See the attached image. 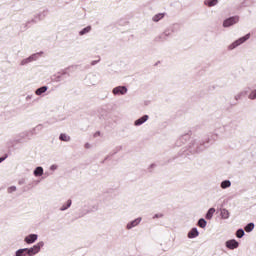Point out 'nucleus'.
<instances>
[{
    "label": "nucleus",
    "instance_id": "nucleus-40",
    "mask_svg": "<svg viewBox=\"0 0 256 256\" xmlns=\"http://www.w3.org/2000/svg\"><path fill=\"white\" fill-rule=\"evenodd\" d=\"M219 130H220V133H223V131H225V126L220 127Z\"/></svg>",
    "mask_w": 256,
    "mask_h": 256
},
{
    "label": "nucleus",
    "instance_id": "nucleus-37",
    "mask_svg": "<svg viewBox=\"0 0 256 256\" xmlns=\"http://www.w3.org/2000/svg\"><path fill=\"white\" fill-rule=\"evenodd\" d=\"M33 99V94L26 96V101H31Z\"/></svg>",
    "mask_w": 256,
    "mask_h": 256
},
{
    "label": "nucleus",
    "instance_id": "nucleus-41",
    "mask_svg": "<svg viewBox=\"0 0 256 256\" xmlns=\"http://www.w3.org/2000/svg\"><path fill=\"white\" fill-rule=\"evenodd\" d=\"M153 167H155V164L150 165V169H153Z\"/></svg>",
    "mask_w": 256,
    "mask_h": 256
},
{
    "label": "nucleus",
    "instance_id": "nucleus-4",
    "mask_svg": "<svg viewBox=\"0 0 256 256\" xmlns=\"http://www.w3.org/2000/svg\"><path fill=\"white\" fill-rule=\"evenodd\" d=\"M41 127V125L37 126L36 128H34L32 131L30 132H23L20 133L17 137H15L14 139H10L7 142V146L8 147H15V145H19V143H23V139H25V137H27V135H33V131H37V129H39Z\"/></svg>",
    "mask_w": 256,
    "mask_h": 256
},
{
    "label": "nucleus",
    "instance_id": "nucleus-6",
    "mask_svg": "<svg viewBox=\"0 0 256 256\" xmlns=\"http://www.w3.org/2000/svg\"><path fill=\"white\" fill-rule=\"evenodd\" d=\"M43 55V52H37L32 55H30L27 58H24L20 61L21 67H26V65H29L30 63H34V61H39V58Z\"/></svg>",
    "mask_w": 256,
    "mask_h": 256
},
{
    "label": "nucleus",
    "instance_id": "nucleus-7",
    "mask_svg": "<svg viewBox=\"0 0 256 256\" xmlns=\"http://www.w3.org/2000/svg\"><path fill=\"white\" fill-rule=\"evenodd\" d=\"M237 23H239V16H232V17H229V18H226L224 21H223V24L222 26L227 29L229 27H233V25H237Z\"/></svg>",
    "mask_w": 256,
    "mask_h": 256
},
{
    "label": "nucleus",
    "instance_id": "nucleus-33",
    "mask_svg": "<svg viewBox=\"0 0 256 256\" xmlns=\"http://www.w3.org/2000/svg\"><path fill=\"white\" fill-rule=\"evenodd\" d=\"M163 217H165V215H163V213H158L153 216V219H163Z\"/></svg>",
    "mask_w": 256,
    "mask_h": 256
},
{
    "label": "nucleus",
    "instance_id": "nucleus-12",
    "mask_svg": "<svg viewBox=\"0 0 256 256\" xmlns=\"http://www.w3.org/2000/svg\"><path fill=\"white\" fill-rule=\"evenodd\" d=\"M127 86H116L112 89V93L117 96V95H127Z\"/></svg>",
    "mask_w": 256,
    "mask_h": 256
},
{
    "label": "nucleus",
    "instance_id": "nucleus-1",
    "mask_svg": "<svg viewBox=\"0 0 256 256\" xmlns=\"http://www.w3.org/2000/svg\"><path fill=\"white\" fill-rule=\"evenodd\" d=\"M209 143H211V139L208 136L203 139H193L187 145V150L189 153H201V151H205L209 147Z\"/></svg>",
    "mask_w": 256,
    "mask_h": 256
},
{
    "label": "nucleus",
    "instance_id": "nucleus-2",
    "mask_svg": "<svg viewBox=\"0 0 256 256\" xmlns=\"http://www.w3.org/2000/svg\"><path fill=\"white\" fill-rule=\"evenodd\" d=\"M45 247V242L40 241L30 248H20L15 252V256H35Z\"/></svg>",
    "mask_w": 256,
    "mask_h": 256
},
{
    "label": "nucleus",
    "instance_id": "nucleus-11",
    "mask_svg": "<svg viewBox=\"0 0 256 256\" xmlns=\"http://www.w3.org/2000/svg\"><path fill=\"white\" fill-rule=\"evenodd\" d=\"M191 139V134L186 133L179 137V139L176 141V147H181L182 145H185Z\"/></svg>",
    "mask_w": 256,
    "mask_h": 256
},
{
    "label": "nucleus",
    "instance_id": "nucleus-24",
    "mask_svg": "<svg viewBox=\"0 0 256 256\" xmlns=\"http://www.w3.org/2000/svg\"><path fill=\"white\" fill-rule=\"evenodd\" d=\"M220 187L221 189H229V187H231V180H223L220 183Z\"/></svg>",
    "mask_w": 256,
    "mask_h": 256
},
{
    "label": "nucleus",
    "instance_id": "nucleus-25",
    "mask_svg": "<svg viewBox=\"0 0 256 256\" xmlns=\"http://www.w3.org/2000/svg\"><path fill=\"white\" fill-rule=\"evenodd\" d=\"M253 229H255V223H253V222L248 223L244 227V231H246V233H251V231H253Z\"/></svg>",
    "mask_w": 256,
    "mask_h": 256
},
{
    "label": "nucleus",
    "instance_id": "nucleus-19",
    "mask_svg": "<svg viewBox=\"0 0 256 256\" xmlns=\"http://www.w3.org/2000/svg\"><path fill=\"white\" fill-rule=\"evenodd\" d=\"M165 15H167V13H165V12H163V13H158V14H156V15H154V16L152 17V21H153L154 23H159V21L165 19Z\"/></svg>",
    "mask_w": 256,
    "mask_h": 256
},
{
    "label": "nucleus",
    "instance_id": "nucleus-20",
    "mask_svg": "<svg viewBox=\"0 0 256 256\" xmlns=\"http://www.w3.org/2000/svg\"><path fill=\"white\" fill-rule=\"evenodd\" d=\"M49 90V86H42L35 90V95H38V97H41L43 93H47Z\"/></svg>",
    "mask_w": 256,
    "mask_h": 256
},
{
    "label": "nucleus",
    "instance_id": "nucleus-17",
    "mask_svg": "<svg viewBox=\"0 0 256 256\" xmlns=\"http://www.w3.org/2000/svg\"><path fill=\"white\" fill-rule=\"evenodd\" d=\"M198 235H199V230L197 229V227H194L188 232L187 237L188 239H197Z\"/></svg>",
    "mask_w": 256,
    "mask_h": 256
},
{
    "label": "nucleus",
    "instance_id": "nucleus-15",
    "mask_svg": "<svg viewBox=\"0 0 256 256\" xmlns=\"http://www.w3.org/2000/svg\"><path fill=\"white\" fill-rule=\"evenodd\" d=\"M47 10H44L34 16V19L31 20V23H39V21H43L45 17H47Z\"/></svg>",
    "mask_w": 256,
    "mask_h": 256
},
{
    "label": "nucleus",
    "instance_id": "nucleus-14",
    "mask_svg": "<svg viewBox=\"0 0 256 256\" xmlns=\"http://www.w3.org/2000/svg\"><path fill=\"white\" fill-rule=\"evenodd\" d=\"M225 246L227 249H230V251H233L239 248V242L235 239L227 240Z\"/></svg>",
    "mask_w": 256,
    "mask_h": 256
},
{
    "label": "nucleus",
    "instance_id": "nucleus-8",
    "mask_svg": "<svg viewBox=\"0 0 256 256\" xmlns=\"http://www.w3.org/2000/svg\"><path fill=\"white\" fill-rule=\"evenodd\" d=\"M53 77L54 83H61V81L67 80V77H69V72H67V70H63L62 72H57Z\"/></svg>",
    "mask_w": 256,
    "mask_h": 256
},
{
    "label": "nucleus",
    "instance_id": "nucleus-29",
    "mask_svg": "<svg viewBox=\"0 0 256 256\" xmlns=\"http://www.w3.org/2000/svg\"><path fill=\"white\" fill-rule=\"evenodd\" d=\"M60 141H65L68 143V141H71V137L67 134L61 133L59 136Z\"/></svg>",
    "mask_w": 256,
    "mask_h": 256
},
{
    "label": "nucleus",
    "instance_id": "nucleus-16",
    "mask_svg": "<svg viewBox=\"0 0 256 256\" xmlns=\"http://www.w3.org/2000/svg\"><path fill=\"white\" fill-rule=\"evenodd\" d=\"M149 121V115H143L142 117L138 118L134 121L135 127H141L144 123H147Z\"/></svg>",
    "mask_w": 256,
    "mask_h": 256
},
{
    "label": "nucleus",
    "instance_id": "nucleus-23",
    "mask_svg": "<svg viewBox=\"0 0 256 256\" xmlns=\"http://www.w3.org/2000/svg\"><path fill=\"white\" fill-rule=\"evenodd\" d=\"M213 215H215V208H210L206 215H205V218L208 220V221H211V219H213Z\"/></svg>",
    "mask_w": 256,
    "mask_h": 256
},
{
    "label": "nucleus",
    "instance_id": "nucleus-18",
    "mask_svg": "<svg viewBox=\"0 0 256 256\" xmlns=\"http://www.w3.org/2000/svg\"><path fill=\"white\" fill-rule=\"evenodd\" d=\"M43 173H45V170L42 166H37L33 171L34 177H43Z\"/></svg>",
    "mask_w": 256,
    "mask_h": 256
},
{
    "label": "nucleus",
    "instance_id": "nucleus-13",
    "mask_svg": "<svg viewBox=\"0 0 256 256\" xmlns=\"http://www.w3.org/2000/svg\"><path fill=\"white\" fill-rule=\"evenodd\" d=\"M37 239H39L38 234H29L25 236L24 243H26V245H33V243H36Z\"/></svg>",
    "mask_w": 256,
    "mask_h": 256
},
{
    "label": "nucleus",
    "instance_id": "nucleus-10",
    "mask_svg": "<svg viewBox=\"0 0 256 256\" xmlns=\"http://www.w3.org/2000/svg\"><path fill=\"white\" fill-rule=\"evenodd\" d=\"M141 221H143V218L138 217L126 224L127 231H131V229H135V227H138V225L141 224Z\"/></svg>",
    "mask_w": 256,
    "mask_h": 256
},
{
    "label": "nucleus",
    "instance_id": "nucleus-28",
    "mask_svg": "<svg viewBox=\"0 0 256 256\" xmlns=\"http://www.w3.org/2000/svg\"><path fill=\"white\" fill-rule=\"evenodd\" d=\"M72 204L73 202L71 201V199L67 200L66 204L61 206L60 211H67V209H69Z\"/></svg>",
    "mask_w": 256,
    "mask_h": 256
},
{
    "label": "nucleus",
    "instance_id": "nucleus-22",
    "mask_svg": "<svg viewBox=\"0 0 256 256\" xmlns=\"http://www.w3.org/2000/svg\"><path fill=\"white\" fill-rule=\"evenodd\" d=\"M230 215L231 214L229 213V210H227L225 208L220 209V217L222 219H229Z\"/></svg>",
    "mask_w": 256,
    "mask_h": 256
},
{
    "label": "nucleus",
    "instance_id": "nucleus-31",
    "mask_svg": "<svg viewBox=\"0 0 256 256\" xmlns=\"http://www.w3.org/2000/svg\"><path fill=\"white\" fill-rule=\"evenodd\" d=\"M248 99H250V101H255V99H256V89L252 90V91L249 93Z\"/></svg>",
    "mask_w": 256,
    "mask_h": 256
},
{
    "label": "nucleus",
    "instance_id": "nucleus-34",
    "mask_svg": "<svg viewBox=\"0 0 256 256\" xmlns=\"http://www.w3.org/2000/svg\"><path fill=\"white\" fill-rule=\"evenodd\" d=\"M15 191H17L16 186H11V187L8 188V193H15Z\"/></svg>",
    "mask_w": 256,
    "mask_h": 256
},
{
    "label": "nucleus",
    "instance_id": "nucleus-38",
    "mask_svg": "<svg viewBox=\"0 0 256 256\" xmlns=\"http://www.w3.org/2000/svg\"><path fill=\"white\" fill-rule=\"evenodd\" d=\"M85 149H91V144L89 142L85 143L84 145Z\"/></svg>",
    "mask_w": 256,
    "mask_h": 256
},
{
    "label": "nucleus",
    "instance_id": "nucleus-5",
    "mask_svg": "<svg viewBox=\"0 0 256 256\" xmlns=\"http://www.w3.org/2000/svg\"><path fill=\"white\" fill-rule=\"evenodd\" d=\"M249 39H251V33H248L245 36L238 38L237 40L228 45V51H233L237 49V47H241V45H243V43H246V41H249Z\"/></svg>",
    "mask_w": 256,
    "mask_h": 256
},
{
    "label": "nucleus",
    "instance_id": "nucleus-39",
    "mask_svg": "<svg viewBox=\"0 0 256 256\" xmlns=\"http://www.w3.org/2000/svg\"><path fill=\"white\" fill-rule=\"evenodd\" d=\"M5 159H7V155L0 157V163H3V161H5Z\"/></svg>",
    "mask_w": 256,
    "mask_h": 256
},
{
    "label": "nucleus",
    "instance_id": "nucleus-35",
    "mask_svg": "<svg viewBox=\"0 0 256 256\" xmlns=\"http://www.w3.org/2000/svg\"><path fill=\"white\" fill-rule=\"evenodd\" d=\"M58 168L59 166H57L56 164H53L50 166V171H57Z\"/></svg>",
    "mask_w": 256,
    "mask_h": 256
},
{
    "label": "nucleus",
    "instance_id": "nucleus-9",
    "mask_svg": "<svg viewBox=\"0 0 256 256\" xmlns=\"http://www.w3.org/2000/svg\"><path fill=\"white\" fill-rule=\"evenodd\" d=\"M85 82H86V85H89V86L97 85V83H99V77L95 73H90L86 75Z\"/></svg>",
    "mask_w": 256,
    "mask_h": 256
},
{
    "label": "nucleus",
    "instance_id": "nucleus-30",
    "mask_svg": "<svg viewBox=\"0 0 256 256\" xmlns=\"http://www.w3.org/2000/svg\"><path fill=\"white\" fill-rule=\"evenodd\" d=\"M236 237L238 239H243V237H245V230H243V228H240L236 231Z\"/></svg>",
    "mask_w": 256,
    "mask_h": 256
},
{
    "label": "nucleus",
    "instance_id": "nucleus-26",
    "mask_svg": "<svg viewBox=\"0 0 256 256\" xmlns=\"http://www.w3.org/2000/svg\"><path fill=\"white\" fill-rule=\"evenodd\" d=\"M198 227L205 229L207 227V220L205 218H200L197 223Z\"/></svg>",
    "mask_w": 256,
    "mask_h": 256
},
{
    "label": "nucleus",
    "instance_id": "nucleus-21",
    "mask_svg": "<svg viewBox=\"0 0 256 256\" xmlns=\"http://www.w3.org/2000/svg\"><path fill=\"white\" fill-rule=\"evenodd\" d=\"M218 4L219 0H204V5H206V7H215Z\"/></svg>",
    "mask_w": 256,
    "mask_h": 256
},
{
    "label": "nucleus",
    "instance_id": "nucleus-32",
    "mask_svg": "<svg viewBox=\"0 0 256 256\" xmlns=\"http://www.w3.org/2000/svg\"><path fill=\"white\" fill-rule=\"evenodd\" d=\"M243 95H245V92H240L236 94L234 97L235 101H239L243 97Z\"/></svg>",
    "mask_w": 256,
    "mask_h": 256
},
{
    "label": "nucleus",
    "instance_id": "nucleus-36",
    "mask_svg": "<svg viewBox=\"0 0 256 256\" xmlns=\"http://www.w3.org/2000/svg\"><path fill=\"white\" fill-rule=\"evenodd\" d=\"M100 61H101V59L93 60V61L91 62V65H92V66H95V65H97V63H99Z\"/></svg>",
    "mask_w": 256,
    "mask_h": 256
},
{
    "label": "nucleus",
    "instance_id": "nucleus-3",
    "mask_svg": "<svg viewBox=\"0 0 256 256\" xmlns=\"http://www.w3.org/2000/svg\"><path fill=\"white\" fill-rule=\"evenodd\" d=\"M177 27H179V25H177V24H173V25L169 26L168 28H166L164 30V32H162L160 35H158L155 38V41L157 43H164V41H167V39H169V37H171V35H173V33H176Z\"/></svg>",
    "mask_w": 256,
    "mask_h": 256
},
{
    "label": "nucleus",
    "instance_id": "nucleus-27",
    "mask_svg": "<svg viewBox=\"0 0 256 256\" xmlns=\"http://www.w3.org/2000/svg\"><path fill=\"white\" fill-rule=\"evenodd\" d=\"M87 33H91V26H87L79 31V35L83 37V35H87Z\"/></svg>",
    "mask_w": 256,
    "mask_h": 256
}]
</instances>
